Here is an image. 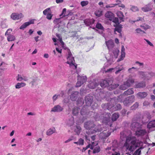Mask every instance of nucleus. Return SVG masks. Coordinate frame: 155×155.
Wrapping results in <instances>:
<instances>
[{
    "instance_id": "1",
    "label": "nucleus",
    "mask_w": 155,
    "mask_h": 155,
    "mask_svg": "<svg viewBox=\"0 0 155 155\" xmlns=\"http://www.w3.org/2000/svg\"><path fill=\"white\" fill-rule=\"evenodd\" d=\"M142 143L141 141L137 140L135 137H128L126 138L123 147L126 148V151L133 152Z\"/></svg>"
},
{
    "instance_id": "2",
    "label": "nucleus",
    "mask_w": 155,
    "mask_h": 155,
    "mask_svg": "<svg viewBox=\"0 0 155 155\" xmlns=\"http://www.w3.org/2000/svg\"><path fill=\"white\" fill-rule=\"evenodd\" d=\"M117 101L120 102H123L125 106H129L135 101V97L134 95H131L126 98L124 94H121L118 97Z\"/></svg>"
},
{
    "instance_id": "3",
    "label": "nucleus",
    "mask_w": 155,
    "mask_h": 155,
    "mask_svg": "<svg viewBox=\"0 0 155 155\" xmlns=\"http://www.w3.org/2000/svg\"><path fill=\"white\" fill-rule=\"evenodd\" d=\"M134 82V79L132 78H129L126 82L119 87L120 89L125 90L130 87L131 84Z\"/></svg>"
},
{
    "instance_id": "4",
    "label": "nucleus",
    "mask_w": 155,
    "mask_h": 155,
    "mask_svg": "<svg viewBox=\"0 0 155 155\" xmlns=\"http://www.w3.org/2000/svg\"><path fill=\"white\" fill-rule=\"evenodd\" d=\"M105 117H103L102 120V122L106 125H110V127H112V124L110 123V117L111 116L110 113H107L104 114Z\"/></svg>"
},
{
    "instance_id": "5",
    "label": "nucleus",
    "mask_w": 155,
    "mask_h": 155,
    "mask_svg": "<svg viewBox=\"0 0 155 155\" xmlns=\"http://www.w3.org/2000/svg\"><path fill=\"white\" fill-rule=\"evenodd\" d=\"M95 126L94 122L92 121H88L84 123V127L87 130H90L94 127Z\"/></svg>"
},
{
    "instance_id": "6",
    "label": "nucleus",
    "mask_w": 155,
    "mask_h": 155,
    "mask_svg": "<svg viewBox=\"0 0 155 155\" xmlns=\"http://www.w3.org/2000/svg\"><path fill=\"white\" fill-rule=\"evenodd\" d=\"M67 61L66 63L68 64L70 66L73 65L74 67V69H76L77 68V65L74 63V58L73 57H68L67 58Z\"/></svg>"
},
{
    "instance_id": "7",
    "label": "nucleus",
    "mask_w": 155,
    "mask_h": 155,
    "mask_svg": "<svg viewBox=\"0 0 155 155\" xmlns=\"http://www.w3.org/2000/svg\"><path fill=\"white\" fill-rule=\"evenodd\" d=\"M93 97L92 96L88 95L86 96L85 98V102L86 106H90L93 102Z\"/></svg>"
},
{
    "instance_id": "8",
    "label": "nucleus",
    "mask_w": 155,
    "mask_h": 155,
    "mask_svg": "<svg viewBox=\"0 0 155 155\" xmlns=\"http://www.w3.org/2000/svg\"><path fill=\"white\" fill-rule=\"evenodd\" d=\"M111 134V133L109 131H104L102 133H100L99 137L102 139H105L109 136Z\"/></svg>"
},
{
    "instance_id": "9",
    "label": "nucleus",
    "mask_w": 155,
    "mask_h": 155,
    "mask_svg": "<svg viewBox=\"0 0 155 155\" xmlns=\"http://www.w3.org/2000/svg\"><path fill=\"white\" fill-rule=\"evenodd\" d=\"M147 134V132L145 130L139 129L136 131L135 135L138 137H142Z\"/></svg>"
},
{
    "instance_id": "10",
    "label": "nucleus",
    "mask_w": 155,
    "mask_h": 155,
    "mask_svg": "<svg viewBox=\"0 0 155 155\" xmlns=\"http://www.w3.org/2000/svg\"><path fill=\"white\" fill-rule=\"evenodd\" d=\"M23 15L21 13H13L11 15V18L14 20H18L22 17Z\"/></svg>"
},
{
    "instance_id": "11",
    "label": "nucleus",
    "mask_w": 155,
    "mask_h": 155,
    "mask_svg": "<svg viewBox=\"0 0 155 155\" xmlns=\"http://www.w3.org/2000/svg\"><path fill=\"white\" fill-rule=\"evenodd\" d=\"M131 127L132 130L136 131L141 128V125L138 123L136 122L132 123Z\"/></svg>"
},
{
    "instance_id": "12",
    "label": "nucleus",
    "mask_w": 155,
    "mask_h": 155,
    "mask_svg": "<svg viewBox=\"0 0 155 155\" xmlns=\"http://www.w3.org/2000/svg\"><path fill=\"white\" fill-rule=\"evenodd\" d=\"M63 108L59 105L55 106L51 110V112H60L62 111Z\"/></svg>"
},
{
    "instance_id": "13",
    "label": "nucleus",
    "mask_w": 155,
    "mask_h": 155,
    "mask_svg": "<svg viewBox=\"0 0 155 155\" xmlns=\"http://www.w3.org/2000/svg\"><path fill=\"white\" fill-rule=\"evenodd\" d=\"M34 20H31L29 21L25 22L21 25L20 27V29H24L26 28L27 26L31 24H34Z\"/></svg>"
},
{
    "instance_id": "14",
    "label": "nucleus",
    "mask_w": 155,
    "mask_h": 155,
    "mask_svg": "<svg viewBox=\"0 0 155 155\" xmlns=\"http://www.w3.org/2000/svg\"><path fill=\"white\" fill-rule=\"evenodd\" d=\"M106 44L109 50L112 48L114 46V43L111 40L106 41Z\"/></svg>"
},
{
    "instance_id": "15",
    "label": "nucleus",
    "mask_w": 155,
    "mask_h": 155,
    "mask_svg": "<svg viewBox=\"0 0 155 155\" xmlns=\"http://www.w3.org/2000/svg\"><path fill=\"white\" fill-rule=\"evenodd\" d=\"M101 106L103 108H105L106 107L107 109L109 110H110L111 109L114 107V104H112L111 103H109L107 104H103Z\"/></svg>"
},
{
    "instance_id": "16",
    "label": "nucleus",
    "mask_w": 155,
    "mask_h": 155,
    "mask_svg": "<svg viewBox=\"0 0 155 155\" xmlns=\"http://www.w3.org/2000/svg\"><path fill=\"white\" fill-rule=\"evenodd\" d=\"M105 15L106 18L110 21H112L114 18V14L111 12H107Z\"/></svg>"
},
{
    "instance_id": "17",
    "label": "nucleus",
    "mask_w": 155,
    "mask_h": 155,
    "mask_svg": "<svg viewBox=\"0 0 155 155\" xmlns=\"http://www.w3.org/2000/svg\"><path fill=\"white\" fill-rule=\"evenodd\" d=\"M79 92L78 91H75L70 96V98L73 101H75L78 96Z\"/></svg>"
},
{
    "instance_id": "18",
    "label": "nucleus",
    "mask_w": 155,
    "mask_h": 155,
    "mask_svg": "<svg viewBox=\"0 0 155 155\" xmlns=\"http://www.w3.org/2000/svg\"><path fill=\"white\" fill-rule=\"evenodd\" d=\"M134 93V91L133 90V88H130L128 89L127 90L125 91L124 93L122 94H124V96L125 95H128L133 94Z\"/></svg>"
},
{
    "instance_id": "19",
    "label": "nucleus",
    "mask_w": 155,
    "mask_h": 155,
    "mask_svg": "<svg viewBox=\"0 0 155 155\" xmlns=\"http://www.w3.org/2000/svg\"><path fill=\"white\" fill-rule=\"evenodd\" d=\"M98 85V84L95 82H92L90 83L88 85V87L91 89H94Z\"/></svg>"
},
{
    "instance_id": "20",
    "label": "nucleus",
    "mask_w": 155,
    "mask_h": 155,
    "mask_svg": "<svg viewBox=\"0 0 155 155\" xmlns=\"http://www.w3.org/2000/svg\"><path fill=\"white\" fill-rule=\"evenodd\" d=\"M147 95V94L146 92H139L137 94L138 97L142 98L145 97Z\"/></svg>"
},
{
    "instance_id": "21",
    "label": "nucleus",
    "mask_w": 155,
    "mask_h": 155,
    "mask_svg": "<svg viewBox=\"0 0 155 155\" xmlns=\"http://www.w3.org/2000/svg\"><path fill=\"white\" fill-rule=\"evenodd\" d=\"M26 85V84L25 82L18 83L15 85V87L16 89H19L21 87H24Z\"/></svg>"
},
{
    "instance_id": "22",
    "label": "nucleus",
    "mask_w": 155,
    "mask_h": 155,
    "mask_svg": "<svg viewBox=\"0 0 155 155\" xmlns=\"http://www.w3.org/2000/svg\"><path fill=\"white\" fill-rule=\"evenodd\" d=\"M109 85V83L107 80H103L100 83V85L102 87L104 88Z\"/></svg>"
},
{
    "instance_id": "23",
    "label": "nucleus",
    "mask_w": 155,
    "mask_h": 155,
    "mask_svg": "<svg viewBox=\"0 0 155 155\" xmlns=\"http://www.w3.org/2000/svg\"><path fill=\"white\" fill-rule=\"evenodd\" d=\"M147 127V128L149 129H150L152 127H155V120L150 122L148 124Z\"/></svg>"
},
{
    "instance_id": "24",
    "label": "nucleus",
    "mask_w": 155,
    "mask_h": 155,
    "mask_svg": "<svg viewBox=\"0 0 155 155\" xmlns=\"http://www.w3.org/2000/svg\"><path fill=\"white\" fill-rule=\"evenodd\" d=\"M145 86V83L144 82H142L136 84L135 88H141L144 87Z\"/></svg>"
},
{
    "instance_id": "25",
    "label": "nucleus",
    "mask_w": 155,
    "mask_h": 155,
    "mask_svg": "<svg viewBox=\"0 0 155 155\" xmlns=\"http://www.w3.org/2000/svg\"><path fill=\"white\" fill-rule=\"evenodd\" d=\"M116 14L117 16L122 21H124L123 18L124 17V15L122 12L120 11H118L117 12Z\"/></svg>"
},
{
    "instance_id": "26",
    "label": "nucleus",
    "mask_w": 155,
    "mask_h": 155,
    "mask_svg": "<svg viewBox=\"0 0 155 155\" xmlns=\"http://www.w3.org/2000/svg\"><path fill=\"white\" fill-rule=\"evenodd\" d=\"M142 10L144 12H147L151 11L152 8L149 5H147L144 7L142 8Z\"/></svg>"
},
{
    "instance_id": "27",
    "label": "nucleus",
    "mask_w": 155,
    "mask_h": 155,
    "mask_svg": "<svg viewBox=\"0 0 155 155\" xmlns=\"http://www.w3.org/2000/svg\"><path fill=\"white\" fill-rule=\"evenodd\" d=\"M119 115L118 113H114L112 115L111 119L113 121H114L119 117Z\"/></svg>"
},
{
    "instance_id": "28",
    "label": "nucleus",
    "mask_w": 155,
    "mask_h": 155,
    "mask_svg": "<svg viewBox=\"0 0 155 155\" xmlns=\"http://www.w3.org/2000/svg\"><path fill=\"white\" fill-rule=\"evenodd\" d=\"M55 130L54 128L52 129H49L46 132V134L47 135L50 136L55 132Z\"/></svg>"
},
{
    "instance_id": "29",
    "label": "nucleus",
    "mask_w": 155,
    "mask_h": 155,
    "mask_svg": "<svg viewBox=\"0 0 155 155\" xmlns=\"http://www.w3.org/2000/svg\"><path fill=\"white\" fill-rule=\"evenodd\" d=\"M136 33L139 35H142L146 34V32L142 30L140 28H137L136 29Z\"/></svg>"
},
{
    "instance_id": "30",
    "label": "nucleus",
    "mask_w": 155,
    "mask_h": 155,
    "mask_svg": "<svg viewBox=\"0 0 155 155\" xmlns=\"http://www.w3.org/2000/svg\"><path fill=\"white\" fill-rule=\"evenodd\" d=\"M92 21L91 19H86L84 21V23L87 25H90L94 23L93 22H92Z\"/></svg>"
},
{
    "instance_id": "31",
    "label": "nucleus",
    "mask_w": 155,
    "mask_h": 155,
    "mask_svg": "<svg viewBox=\"0 0 155 155\" xmlns=\"http://www.w3.org/2000/svg\"><path fill=\"white\" fill-rule=\"evenodd\" d=\"M15 39V38L14 35H9L7 37V40L8 41H14Z\"/></svg>"
},
{
    "instance_id": "32",
    "label": "nucleus",
    "mask_w": 155,
    "mask_h": 155,
    "mask_svg": "<svg viewBox=\"0 0 155 155\" xmlns=\"http://www.w3.org/2000/svg\"><path fill=\"white\" fill-rule=\"evenodd\" d=\"M143 147H141L139 149H137L133 153V155H140L141 154V149H143Z\"/></svg>"
},
{
    "instance_id": "33",
    "label": "nucleus",
    "mask_w": 155,
    "mask_h": 155,
    "mask_svg": "<svg viewBox=\"0 0 155 155\" xmlns=\"http://www.w3.org/2000/svg\"><path fill=\"white\" fill-rule=\"evenodd\" d=\"M81 130V127L77 125L76 126V128L75 129L74 131L77 134L79 135L80 133Z\"/></svg>"
},
{
    "instance_id": "34",
    "label": "nucleus",
    "mask_w": 155,
    "mask_h": 155,
    "mask_svg": "<svg viewBox=\"0 0 155 155\" xmlns=\"http://www.w3.org/2000/svg\"><path fill=\"white\" fill-rule=\"evenodd\" d=\"M119 50L117 48L115 49L113 51V53L115 57L117 58L118 56Z\"/></svg>"
},
{
    "instance_id": "35",
    "label": "nucleus",
    "mask_w": 155,
    "mask_h": 155,
    "mask_svg": "<svg viewBox=\"0 0 155 155\" xmlns=\"http://www.w3.org/2000/svg\"><path fill=\"white\" fill-rule=\"evenodd\" d=\"M84 82H85V80L84 79L83 81H79V79H78V81L76 83V87H80L81 86V85Z\"/></svg>"
},
{
    "instance_id": "36",
    "label": "nucleus",
    "mask_w": 155,
    "mask_h": 155,
    "mask_svg": "<svg viewBox=\"0 0 155 155\" xmlns=\"http://www.w3.org/2000/svg\"><path fill=\"white\" fill-rule=\"evenodd\" d=\"M79 110L78 109L77 107H75L72 110V114L74 115H76L78 113Z\"/></svg>"
},
{
    "instance_id": "37",
    "label": "nucleus",
    "mask_w": 155,
    "mask_h": 155,
    "mask_svg": "<svg viewBox=\"0 0 155 155\" xmlns=\"http://www.w3.org/2000/svg\"><path fill=\"white\" fill-rule=\"evenodd\" d=\"M139 106V104L137 102H136L131 107V109L132 110H135Z\"/></svg>"
},
{
    "instance_id": "38",
    "label": "nucleus",
    "mask_w": 155,
    "mask_h": 155,
    "mask_svg": "<svg viewBox=\"0 0 155 155\" xmlns=\"http://www.w3.org/2000/svg\"><path fill=\"white\" fill-rule=\"evenodd\" d=\"M56 37L58 38L59 41L61 43V44H64V42L62 41V38L61 36V35L59 34L56 33Z\"/></svg>"
},
{
    "instance_id": "39",
    "label": "nucleus",
    "mask_w": 155,
    "mask_h": 155,
    "mask_svg": "<svg viewBox=\"0 0 155 155\" xmlns=\"http://www.w3.org/2000/svg\"><path fill=\"white\" fill-rule=\"evenodd\" d=\"M102 12L100 10H97L95 13L96 15L98 17H100L102 15Z\"/></svg>"
},
{
    "instance_id": "40",
    "label": "nucleus",
    "mask_w": 155,
    "mask_h": 155,
    "mask_svg": "<svg viewBox=\"0 0 155 155\" xmlns=\"http://www.w3.org/2000/svg\"><path fill=\"white\" fill-rule=\"evenodd\" d=\"M51 10L50 8H48L45 9L43 11V13L45 15H47V14L48 13H49V12Z\"/></svg>"
},
{
    "instance_id": "41",
    "label": "nucleus",
    "mask_w": 155,
    "mask_h": 155,
    "mask_svg": "<svg viewBox=\"0 0 155 155\" xmlns=\"http://www.w3.org/2000/svg\"><path fill=\"white\" fill-rule=\"evenodd\" d=\"M131 10L133 12H136L139 11V9L136 6H133L131 8Z\"/></svg>"
},
{
    "instance_id": "42",
    "label": "nucleus",
    "mask_w": 155,
    "mask_h": 155,
    "mask_svg": "<svg viewBox=\"0 0 155 155\" xmlns=\"http://www.w3.org/2000/svg\"><path fill=\"white\" fill-rule=\"evenodd\" d=\"M88 4V1H83L81 2V4L82 7H84L87 5Z\"/></svg>"
},
{
    "instance_id": "43",
    "label": "nucleus",
    "mask_w": 155,
    "mask_h": 155,
    "mask_svg": "<svg viewBox=\"0 0 155 155\" xmlns=\"http://www.w3.org/2000/svg\"><path fill=\"white\" fill-rule=\"evenodd\" d=\"M100 151V148L99 147L97 146L95 147L93 150V153H98Z\"/></svg>"
},
{
    "instance_id": "44",
    "label": "nucleus",
    "mask_w": 155,
    "mask_h": 155,
    "mask_svg": "<svg viewBox=\"0 0 155 155\" xmlns=\"http://www.w3.org/2000/svg\"><path fill=\"white\" fill-rule=\"evenodd\" d=\"M125 55L121 54L120 58H118L117 60V62H119L123 60L124 58L125 57Z\"/></svg>"
},
{
    "instance_id": "45",
    "label": "nucleus",
    "mask_w": 155,
    "mask_h": 155,
    "mask_svg": "<svg viewBox=\"0 0 155 155\" xmlns=\"http://www.w3.org/2000/svg\"><path fill=\"white\" fill-rule=\"evenodd\" d=\"M23 77H21L20 74H18L17 76V80L20 81H22L23 80Z\"/></svg>"
},
{
    "instance_id": "46",
    "label": "nucleus",
    "mask_w": 155,
    "mask_h": 155,
    "mask_svg": "<svg viewBox=\"0 0 155 155\" xmlns=\"http://www.w3.org/2000/svg\"><path fill=\"white\" fill-rule=\"evenodd\" d=\"M116 106V107H115V109H114V110H119L122 108V106L120 104H117Z\"/></svg>"
},
{
    "instance_id": "47",
    "label": "nucleus",
    "mask_w": 155,
    "mask_h": 155,
    "mask_svg": "<svg viewBox=\"0 0 155 155\" xmlns=\"http://www.w3.org/2000/svg\"><path fill=\"white\" fill-rule=\"evenodd\" d=\"M96 28L100 29H102L103 28V27L100 23H97L96 25Z\"/></svg>"
},
{
    "instance_id": "48",
    "label": "nucleus",
    "mask_w": 155,
    "mask_h": 155,
    "mask_svg": "<svg viewBox=\"0 0 155 155\" xmlns=\"http://www.w3.org/2000/svg\"><path fill=\"white\" fill-rule=\"evenodd\" d=\"M79 145H83L84 144V140L82 138H80L78 140Z\"/></svg>"
},
{
    "instance_id": "49",
    "label": "nucleus",
    "mask_w": 155,
    "mask_h": 155,
    "mask_svg": "<svg viewBox=\"0 0 155 155\" xmlns=\"http://www.w3.org/2000/svg\"><path fill=\"white\" fill-rule=\"evenodd\" d=\"M46 18L48 20H51L53 16V15L51 13H48L47 14Z\"/></svg>"
},
{
    "instance_id": "50",
    "label": "nucleus",
    "mask_w": 155,
    "mask_h": 155,
    "mask_svg": "<svg viewBox=\"0 0 155 155\" xmlns=\"http://www.w3.org/2000/svg\"><path fill=\"white\" fill-rule=\"evenodd\" d=\"M111 88V89H115V88L119 86V85L117 84H110L109 86Z\"/></svg>"
},
{
    "instance_id": "51",
    "label": "nucleus",
    "mask_w": 155,
    "mask_h": 155,
    "mask_svg": "<svg viewBox=\"0 0 155 155\" xmlns=\"http://www.w3.org/2000/svg\"><path fill=\"white\" fill-rule=\"evenodd\" d=\"M140 27L146 31L147 29L149 28V26L148 25H146L145 26L144 25H140Z\"/></svg>"
},
{
    "instance_id": "52",
    "label": "nucleus",
    "mask_w": 155,
    "mask_h": 155,
    "mask_svg": "<svg viewBox=\"0 0 155 155\" xmlns=\"http://www.w3.org/2000/svg\"><path fill=\"white\" fill-rule=\"evenodd\" d=\"M113 22L115 23V24H118L119 23V20L118 18H114L113 20H112Z\"/></svg>"
},
{
    "instance_id": "53",
    "label": "nucleus",
    "mask_w": 155,
    "mask_h": 155,
    "mask_svg": "<svg viewBox=\"0 0 155 155\" xmlns=\"http://www.w3.org/2000/svg\"><path fill=\"white\" fill-rule=\"evenodd\" d=\"M114 31H117L119 33H121V29L119 27H117L115 28Z\"/></svg>"
},
{
    "instance_id": "54",
    "label": "nucleus",
    "mask_w": 155,
    "mask_h": 155,
    "mask_svg": "<svg viewBox=\"0 0 155 155\" xmlns=\"http://www.w3.org/2000/svg\"><path fill=\"white\" fill-rule=\"evenodd\" d=\"M12 30L11 29H8L5 32V35H10V33L11 31H12Z\"/></svg>"
},
{
    "instance_id": "55",
    "label": "nucleus",
    "mask_w": 155,
    "mask_h": 155,
    "mask_svg": "<svg viewBox=\"0 0 155 155\" xmlns=\"http://www.w3.org/2000/svg\"><path fill=\"white\" fill-rule=\"evenodd\" d=\"M78 79H79V81H83L84 79L85 80V82L86 81V78L85 77L80 76L78 77Z\"/></svg>"
},
{
    "instance_id": "56",
    "label": "nucleus",
    "mask_w": 155,
    "mask_h": 155,
    "mask_svg": "<svg viewBox=\"0 0 155 155\" xmlns=\"http://www.w3.org/2000/svg\"><path fill=\"white\" fill-rule=\"evenodd\" d=\"M127 111V110L125 109H123L121 112L122 115L123 116H124L125 115Z\"/></svg>"
},
{
    "instance_id": "57",
    "label": "nucleus",
    "mask_w": 155,
    "mask_h": 155,
    "mask_svg": "<svg viewBox=\"0 0 155 155\" xmlns=\"http://www.w3.org/2000/svg\"><path fill=\"white\" fill-rule=\"evenodd\" d=\"M125 49L124 46L123 45H122L121 47V54L125 55Z\"/></svg>"
},
{
    "instance_id": "58",
    "label": "nucleus",
    "mask_w": 155,
    "mask_h": 155,
    "mask_svg": "<svg viewBox=\"0 0 155 155\" xmlns=\"http://www.w3.org/2000/svg\"><path fill=\"white\" fill-rule=\"evenodd\" d=\"M123 70H124V68L123 67H122L121 68H118V70L115 72V74H117L120 71Z\"/></svg>"
},
{
    "instance_id": "59",
    "label": "nucleus",
    "mask_w": 155,
    "mask_h": 155,
    "mask_svg": "<svg viewBox=\"0 0 155 155\" xmlns=\"http://www.w3.org/2000/svg\"><path fill=\"white\" fill-rule=\"evenodd\" d=\"M66 8H64L62 10V13L60 15V16L61 17L62 15H64V16H65V14L66 12Z\"/></svg>"
},
{
    "instance_id": "60",
    "label": "nucleus",
    "mask_w": 155,
    "mask_h": 155,
    "mask_svg": "<svg viewBox=\"0 0 155 155\" xmlns=\"http://www.w3.org/2000/svg\"><path fill=\"white\" fill-rule=\"evenodd\" d=\"M142 19V18H141V17H139V18H138V19H137V20H136L135 21H131V22L132 23H135L136 21H140V20L141 21Z\"/></svg>"
},
{
    "instance_id": "61",
    "label": "nucleus",
    "mask_w": 155,
    "mask_h": 155,
    "mask_svg": "<svg viewBox=\"0 0 155 155\" xmlns=\"http://www.w3.org/2000/svg\"><path fill=\"white\" fill-rule=\"evenodd\" d=\"M139 74L142 76L143 77H145L144 74V72L143 71H140L139 72Z\"/></svg>"
},
{
    "instance_id": "62",
    "label": "nucleus",
    "mask_w": 155,
    "mask_h": 155,
    "mask_svg": "<svg viewBox=\"0 0 155 155\" xmlns=\"http://www.w3.org/2000/svg\"><path fill=\"white\" fill-rule=\"evenodd\" d=\"M135 64H138L139 66H143V63L140 62L138 61H136L135 62Z\"/></svg>"
},
{
    "instance_id": "63",
    "label": "nucleus",
    "mask_w": 155,
    "mask_h": 155,
    "mask_svg": "<svg viewBox=\"0 0 155 155\" xmlns=\"http://www.w3.org/2000/svg\"><path fill=\"white\" fill-rule=\"evenodd\" d=\"M144 40L147 41V43L148 44H149L151 46H153V44L150 42L149 40H148L146 39H145Z\"/></svg>"
},
{
    "instance_id": "64",
    "label": "nucleus",
    "mask_w": 155,
    "mask_h": 155,
    "mask_svg": "<svg viewBox=\"0 0 155 155\" xmlns=\"http://www.w3.org/2000/svg\"><path fill=\"white\" fill-rule=\"evenodd\" d=\"M80 113L81 115H83L85 114L86 112L84 111V108H83L81 110Z\"/></svg>"
}]
</instances>
